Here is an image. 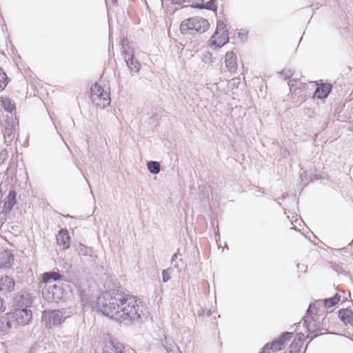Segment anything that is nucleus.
<instances>
[{"instance_id":"ddd939ff","label":"nucleus","mask_w":353,"mask_h":353,"mask_svg":"<svg viewBox=\"0 0 353 353\" xmlns=\"http://www.w3.org/2000/svg\"><path fill=\"white\" fill-rule=\"evenodd\" d=\"M17 193L15 190H10L5 199V203L3 207L2 212L8 214L11 212L14 205L17 203Z\"/></svg>"},{"instance_id":"f8f14e48","label":"nucleus","mask_w":353,"mask_h":353,"mask_svg":"<svg viewBox=\"0 0 353 353\" xmlns=\"http://www.w3.org/2000/svg\"><path fill=\"white\" fill-rule=\"evenodd\" d=\"M16 301L19 307L28 308L32 304V298L29 292H21L16 296Z\"/></svg>"},{"instance_id":"2f4dec72","label":"nucleus","mask_w":353,"mask_h":353,"mask_svg":"<svg viewBox=\"0 0 353 353\" xmlns=\"http://www.w3.org/2000/svg\"><path fill=\"white\" fill-rule=\"evenodd\" d=\"M292 96H298V98H297V100L296 101H294V102H295L296 103L300 105L305 100V94H303L302 92V90H299V94H292Z\"/></svg>"},{"instance_id":"cd10ccee","label":"nucleus","mask_w":353,"mask_h":353,"mask_svg":"<svg viewBox=\"0 0 353 353\" xmlns=\"http://www.w3.org/2000/svg\"><path fill=\"white\" fill-rule=\"evenodd\" d=\"M301 344L294 340L290 347V353H299Z\"/></svg>"},{"instance_id":"4468645a","label":"nucleus","mask_w":353,"mask_h":353,"mask_svg":"<svg viewBox=\"0 0 353 353\" xmlns=\"http://www.w3.org/2000/svg\"><path fill=\"white\" fill-rule=\"evenodd\" d=\"M332 86L330 83H321L318 85L314 94L317 99H325L332 90Z\"/></svg>"},{"instance_id":"9d476101","label":"nucleus","mask_w":353,"mask_h":353,"mask_svg":"<svg viewBox=\"0 0 353 353\" xmlns=\"http://www.w3.org/2000/svg\"><path fill=\"white\" fill-rule=\"evenodd\" d=\"M16 321L21 325L28 324L32 318V311L28 308H20L15 312Z\"/></svg>"},{"instance_id":"7c9ffc66","label":"nucleus","mask_w":353,"mask_h":353,"mask_svg":"<svg viewBox=\"0 0 353 353\" xmlns=\"http://www.w3.org/2000/svg\"><path fill=\"white\" fill-rule=\"evenodd\" d=\"M172 271V268L163 270L162 272V279L163 283L168 282L170 279V273Z\"/></svg>"},{"instance_id":"f704fd0d","label":"nucleus","mask_w":353,"mask_h":353,"mask_svg":"<svg viewBox=\"0 0 353 353\" xmlns=\"http://www.w3.org/2000/svg\"><path fill=\"white\" fill-rule=\"evenodd\" d=\"M304 338V335L302 333H298L296 334L295 338L294 340H296V341L298 343H299V344H301L302 343V341H303V339Z\"/></svg>"},{"instance_id":"0eeeda50","label":"nucleus","mask_w":353,"mask_h":353,"mask_svg":"<svg viewBox=\"0 0 353 353\" xmlns=\"http://www.w3.org/2000/svg\"><path fill=\"white\" fill-rule=\"evenodd\" d=\"M62 312L59 310H45L42 315V321L48 328L60 325L63 321Z\"/></svg>"},{"instance_id":"7ed1b4c3","label":"nucleus","mask_w":353,"mask_h":353,"mask_svg":"<svg viewBox=\"0 0 353 353\" xmlns=\"http://www.w3.org/2000/svg\"><path fill=\"white\" fill-rule=\"evenodd\" d=\"M210 28L208 21L201 17H193L182 21L180 31L183 34H187L194 30L199 34L205 32Z\"/></svg>"},{"instance_id":"c03bdc74","label":"nucleus","mask_w":353,"mask_h":353,"mask_svg":"<svg viewBox=\"0 0 353 353\" xmlns=\"http://www.w3.org/2000/svg\"><path fill=\"white\" fill-rule=\"evenodd\" d=\"M3 299L0 297V310H1L2 307H3Z\"/></svg>"},{"instance_id":"c9c22d12","label":"nucleus","mask_w":353,"mask_h":353,"mask_svg":"<svg viewBox=\"0 0 353 353\" xmlns=\"http://www.w3.org/2000/svg\"><path fill=\"white\" fill-rule=\"evenodd\" d=\"M183 2H186L189 3V5L192 7H194L196 2L201 1V0H183Z\"/></svg>"},{"instance_id":"393cba45","label":"nucleus","mask_w":353,"mask_h":353,"mask_svg":"<svg viewBox=\"0 0 353 353\" xmlns=\"http://www.w3.org/2000/svg\"><path fill=\"white\" fill-rule=\"evenodd\" d=\"M1 103L5 111L8 112H12L13 111L14 105L9 98L1 97Z\"/></svg>"},{"instance_id":"09e8293b","label":"nucleus","mask_w":353,"mask_h":353,"mask_svg":"<svg viewBox=\"0 0 353 353\" xmlns=\"http://www.w3.org/2000/svg\"><path fill=\"white\" fill-rule=\"evenodd\" d=\"M66 216H67V217H71V218L72 217V216H70V215H69V214H68V215H67Z\"/></svg>"},{"instance_id":"c85d7f7f","label":"nucleus","mask_w":353,"mask_h":353,"mask_svg":"<svg viewBox=\"0 0 353 353\" xmlns=\"http://www.w3.org/2000/svg\"><path fill=\"white\" fill-rule=\"evenodd\" d=\"M279 73L281 76H283L284 80H288V79L291 78L294 74V72L291 69L284 68Z\"/></svg>"},{"instance_id":"6ab92c4d","label":"nucleus","mask_w":353,"mask_h":353,"mask_svg":"<svg viewBox=\"0 0 353 353\" xmlns=\"http://www.w3.org/2000/svg\"><path fill=\"white\" fill-rule=\"evenodd\" d=\"M110 343L115 353H136L135 350L132 348H125L123 344L117 340L112 339Z\"/></svg>"},{"instance_id":"c756f323","label":"nucleus","mask_w":353,"mask_h":353,"mask_svg":"<svg viewBox=\"0 0 353 353\" xmlns=\"http://www.w3.org/2000/svg\"><path fill=\"white\" fill-rule=\"evenodd\" d=\"M293 336L292 332H283L279 339L285 343L286 341H290Z\"/></svg>"},{"instance_id":"1a4fd4ad","label":"nucleus","mask_w":353,"mask_h":353,"mask_svg":"<svg viewBox=\"0 0 353 353\" xmlns=\"http://www.w3.org/2000/svg\"><path fill=\"white\" fill-rule=\"evenodd\" d=\"M3 134L6 145H12L16 137L14 124L12 120L7 119L5 121Z\"/></svg>"},{"instance_id":"a211bd4d","label":"nucleus","mask_w":353,"mask_h":353,"mask_svg":"<svg viewBox=\"0 0 353 353\" xmlns=\"http://www.w3.org/2000/svg\"><path fill=\"white\" fill-rule=\"evenodd\" d=\"M14 281L8 276H4L0 279V289L5 292H11L14 288Z\"/></svg>"},{"instance_id":"9b49d317","label":"nucleus","mask_w":353,"mask_h":353,"mask_svg":"<svg viewBox=\"0 0 353 353\" xmlns=\"http://www.w3.org/2000/svg\"><path fill=\"white\" fill-rule=\"evenodd\" d=\"M63 276L59 272H46L41 274L42 283L45 284L44 286H48L52 285V282L61 281Z\"/></svg>"},{"instance_id":"473e14b6","label":"nucleus","mask_w":353,"mask_h":353,"mask_svg":"<svg viewBox=\"0 0 353 353\" xmlns=\"http://www.w3.org/2000/svg\"><path fill=\"white\" fill-rule=\"evenodd\" d=\"M3 255H5L8 259L6 263L3 264V266L4 267H10L11 265V261L13 260L12 254L6 252L5 254H3ZM2 266H3V264L1 263H0V268H1Z\"/></svg>"},{"instance_id":"e433bc0d","label":"nucleus","mask_w":353,"mask_h":353,"mask_svg":"<svg viewBox=\"0 0 353 353\" xmlns=\"http://www.w3.org/2000/svg\"><path fill=\"white\" fill-rule=\"evenodd\" d=\"M179 255H181V254L179 253V250H178L177 252L172 255V259H171L172 263H174V262H176V259H177Z\"/></svg>"},{"instance_id":"de8ad7c7","label":"nucleus","mask_w":353,"mask_h":353,"mask_svg":"<svg viewBox=\"0 0 353 353\" xmlns=\"http://www.w3.org/2000/svg\"><path fill=\"white\" fill-rule=\"evenodd\" d=\"M277 204L279 205V206H281V203L279 201H277Z\"/></svg>"},{"instance_id":"f03ea898","label":"nucleus","mask_w":353,"mask_h":353,"mask_svg":"<svg viewBox=\"0 0 353 353\" xmlns=\"http://www.w3.org/2000/svg\"><path fill=\"white\" fill-rule=\"evenodd\" d=\"M320 303L321 300L314 303H310L305 316L303 318V326L307 332V338H310L311 340L320 334L319 332L321 330V325L316 322L315 319L316 312H314V309H316V305Z\"/></svg>"},{"instance_id":"bb28decb","label":"nucleus","mask_w":353,"mask_h":353,"mask_svg":"<svg viewBox=\"0 0 353 353\" xmlns=\"http://www.w3.org/2000/svg\"><path fill=\"white\" fill-rule=\"evenodd\" d=\"M8 83V78L6 72L0 67V91L5 89Z\"/></svg>"},{"instance_id":"a18cd8bd","label":"nucleus","mask_w":353,"mask_h":353,"mask_svg":"<svg viewBox=\"0 0 353 353\" xmlns=\"http://www.w3.org/2000/svg\"><path fill=\"white\" fill-rule=\"evenodd\" d=\"M257 192H259V194L264 192V191L263 190V188H259Z\"/></svg>"},{"instance_id":"49530a36","label":"nucleus","mask_w":353,"mask_h":353,"mask_svg":"<svg viewBox=\"0 0 353 353\" xmlns=\"http://www.w3.org/2000/svg\"><path fill=\"white\" fill-rule=\"evenodd\" d=\"M112 1L113 3H116L117 0H112Z\"/></svg>"},{"instance_id":"58836bf2","label":"nucleus","mask_w":353,"mask_h":353,"mask_svg":"<svg viewBox=\"0 0 353 353\" xmlns=\"http://www.w3.org/2000/svg\"><path fill=\"white\" fill-rule=\"evenodd\" d=\"M179 261H176L174 262L173 264L174 265V268L177 269L178 272H181V268H180V265H179Z\"/></svg>"},{"instance_id":"37998d69","label":"nucleus","mask_w":353,"mask_h":353,"mask_svg":"<svg viewBox=\"0 0 353 353\" xmlns=\"http://www.w3.org/2000/svg\"><path fill=\"white\" fill-rule=\"evenodd\" d=\"M288 193H283L281 196V199H285L288 196Z\"/></svg>"},{"instance_id":"5701e85b","label":"nucleus","mask_w":353,"mask_h":353,"mask_svg":"<svg viewBox=\"0 0 353 353\" xmlns=\"http://www.w3.org/2000/svg\"><path fill=\"white\" fill-rule=\"evenodd\" d=\"M288 83L292 94H295L296 93L299 94V90L302 89V86H303V85L301 83L298 86L297 79H293L292 80H290Z\"/></svg>"},{"instance_id":"72a5a7b5","label":"nucleus","mask_w":353,"mask_h":353,"mask_svg":"<svg viewBox=\"0 0 353 353\" xmlns=\"http://www.w3.org/2000/svg\"><path fill=\"white\" fill-rule=\"evenodd\" d=\"M203 61L205 63H209V64L212 63L213 62L212 54L210 52H206L205 53H204L203 57Z\"/></svg>"},{"instance_id":"f3484780","label":"nucleus","mask_w":353,"mask_h":353,"mask_svg":"<svg viewBox=\"0 0 353 353\" xmlns=\"http://www.w3.org/2000/svg\"><path fill=\"white\" fill-rule=\"evenodd\" d=\"M284 343L278 338L274 339L270 344L267 343L259 353H270V350L276 352L281 350Z\"/></svg>"},{"instance_id":"2eb2a0df","label":"nucleus","mask_w":353,"mask_h":353,"mask_svg":"<svg viewBox=\"0 0 353 353\" xmlns=\"http://www.w3.org/2000/svg\"><path fill=\"white\" fill-rule=\"evenodd\" d=\"M225 64L228 70L232 73L236 72L237 69V63L236 61V55L234 52H228L225 56Z\"/></svg>"},{"instance_id":"4be33fe9","label":"nucleus","mask_w":353,"mask_h":353,"mask_svg":"<svg viewBox=\"0 0 353 353\" xmlns=\"http://www.w3.org/2000/svg\"><path fill=\"white\" fill-rule=\"evenodd\" d=\"M340 299H341V295H339L338 293H336L333 296L325 299L323 301V305H324L325 307L330 308L331 307L334 306L336 304H337L338 302L340 301Z\"/></svg>"},{"instance_id":"a19ab883","label":"nucleus","mask_w":353,"mask_h":353,"mask_svg":"<svg viewBox=\"0 0 353 353\" xmlns=\"http://www.w3.org/2000/svg\"><path fill=\"white\" fill-rule=\"evenodd\" d=\"M6 325L10 329L12 327V322L10 321H6Z\"/></svg>"},{"instance_id":"dca6fc26","label":"nucleus","mask_w":353,"mask_h":353,"mask_svg":"<svg viewBox=\"0 0 353 353\" xmlns=\"http://www.w3.org/2000/svg\"><path fill=\"white\" fill-rule=\"evenodd\" d=\"M57 242L59 245L63 246V249H67L70 247V235L67 230H61L56 236Z\"/></svg>"},{"instance_id":"a878e982","label":"nucleus","mask_w":353,"mask_h":353,"mask_svg":"<svg viewBox=\"0 0 353 353\" xmlns=\"http://www.w3.org/2000/svg\"><path fill=\"white\" fill-rule=\"evenodd\" d=\"M165 350L168 353H181L176 344L174 342L169 343L166 341L165 344L163 345Z\"/></svg>"},{"instance_id":"423d86ee","label":"nucleus","mask_w":353,"mask_h":353,"mask_svg":"<svg viewBox=\"0 0 353 353\" xmlns=\"http://www.w3.org/2000/svg\"><path fill=\"white\" fill-rule=\"evenodd\" d=\"M211 39L212 44L217 48H221L229 42L228 30L223 21H217L216 29Z\"/></svg>"},{"instance_id":"20e7f679","label":"nucleus","mask_w":353,"mask_h":353,"mask_svg":"<svg viewBox=\"0 0 353 353\" xmlns=\"http://www.w3.org/2000/svg\"><path fill=\"white\" fill-rule=\"evenodd\" d=\"M67 294L66 290L63 286L59 284L49 285L44 286L42 289L43 297L48 302L58 303L65 298Z\"/></svg>"},{"instance_id":"39448f33","label":"nucleus","mask_w":353,"mask_h":353,"mask_svg":"<svg viewBox=\"0 0 353 353\" xmlns=\"http://www.w3.org/2000/svg\"><path fill=\"white\" fill-rule=\"evenodd\" d=\"M91 100L97 107L105 108L110 105V93L97 83H94L90 88Z\"/></svg>"},{"instance_id":"412c9836","label":"nucleus","mask_w":353,"mask_h":353,"mask_svg":"<svg viewBox=\"0 0 353 353\" xmlns=\"http://www.w3.org/2000/svg\"><path fill=\"white\" fill-rule=\"evenodd\" d=\"M194 8L206 9L213 12H216L217 10V6L215 0H210L205 3L203 0H201V1L196 2V4H195Z\"/></svg>"},{"instance_id":"aec40b11","label":"nucleus","mask_w":353,"mask_h":353,"mask_svg":"<svg viewBox=\"0 0 353 353\" xmlns=\"http://www.w3.org/2000/svg\"><path fill=\"white\" fill-rule=\"evenodd\" d=\"M339 316L345 323H349L353 326V312L347 309H341L339 311Z\"/></svg>"},{"instance_id":"79ce46f5","label":"nucleus","mask_w":353,"mask_h":353,"mask_svg":"<svg viewBox=\"0 0 353 353\" xmlns=\"http://www.w3.org/2000/svg\"><path fill=\"white\" fill-rule=\"evenodd\" d=\"M348 130L353 133V123H351L348 127Z\"/></svg>"},{"instance_id":"b1692460","label":"nucleus","mask_w":353,"mask_h":353,"mask_svg":"<svg viewBox=\"0 0 353 353\" xmlns=\"http://www.w3.org/2000/svg\"><path fill=\"white\" fill-rule=\"evenodd\" d=\"M147 168L151 174H157L160 172L161 164L158 161H150L148 162Z\"/></svg>"},{"instance_id":"ea45409f","label":"nucleus","mask_w":353,"mask_h":353,"mask_svg":"<svg viewBox=\"0 0 353 353\" xmlns=\"http://www.w3.org/2000/svg\"><path fill=\"white\" fill-rule=\"evenodd\" d=\"M83 250H85V252L83 253L84 255L87 254V250L88 248L83 245H80V252H83Z\"/></svg>"},{"instance_id":"f257e3e1","label":"nucleus","mask_w":353,"mask_h":353,"mask_svg":"<svg viewBox=\"0 0 353 353\" xmlns=\"http://www.w3.org/2000/svg\"><path fill=\"white\" fill-rule=\"evenodd\" d=\"M99 310L105 316L125 325L142 322L143 305L136 296L119 290L105 293L98 300Z\"/></svg>"},{"instance_id":"6e6552de","label":"nucleus","mask_w":353,"mask_h":353,"mask_svg":"<svg viewBox=\"0 0 353 353\" xmlns=\"http://www.w3.org/2000/svg\"><path fill=\"white\" fill-rule=\"evenodd\" d=\"M124 43V40L123 41V43ZM123 51L122 54L124 56L125 62L130 71L132 75L137 74L140 70V63L139 61L134 59V52L132 50L125 49L124 46L123 45Z\"/></svg>"},{"instance_id":"4c0bfd02","label":"nucleus","mask_w":353,"mask_h":353,"mask_svg":"<svg viewBox=\"0 0 353 353\" xmlns=\"http://www.w3.org/2000/svg\"><path fill=\"white\" fill-rule=\"evenodd\" d=\"M297 268H298L299 271L305 272L306 271L307 267H305L303 264H298Z\"/></svg>"}]
</instances>
